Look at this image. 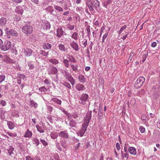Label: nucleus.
<instances>
[{"label": "nucleus", "mask_w": 160, "mask_h": 160, "mask_svg": "<svg viewBox=\"0 0 160 160\" xmlns=\"http://www.w3.org/2000/svg\"><path fill=\"white\" fill-rule=\"evenodd\" d=\"M56 146L57 148L60 151H62L61 148L60 147V146L59 145V144L58 142H57L56 143Z\"/></svg>", "instance_id": "56"}, {"label": "nucleus", "mask_w": 160, "mask_h": 160, "mask_svg": "<svg viewBox=\"0 0 160 160\" xmlns=\"http://www.w3.org/2000/svg\"><path fill=\"white\" fill-rule=\"evenodd\" d=\"M86 4L90 11H92L94 10L93 4L91 0H86Z\"/></svg>", "instance_id": "7"}, {"label": "nucleus", "mask_w": 160, "mask_h": 160, "mask_svg": "<svg viewBox=\"0 0 160 160\" xmlns=\"http://www.w3.org/2000/svg\"><path fill=\"white\" fill-rule=\"evenodd\" d=\"M43 47L45 49H49L52 47V45L48 43H45L43 45Z\"/></svg>", "instance_id": "22"}, {"label": "nucleus", "mask_w": 160, "mask_h": 160, "mask_svg": "<svg viewBox=\"0 0 160 160\" xmlns=\"http://www.w3.org/2000/svg\"><path fill=\"white\" fill-rule=\"evenodd\" d=\"M58 135L57 132H51L50 133V136L51 138L53 139H55L57 138Z\"/></svg>", "instance_id": "26"}, {"label": "nucleus", "mask_w": 160, "mask_h": 160, "mask_svg": "<svg viewBox=\"0 0 160 160\" xmlns=\"http://www.w3.org/2000/svg\"><path fill=\"white\" fill-rule=\"evenodd\" d=\"M63 62L64 65L66 68H69L70 66V64L69 63V61L67 59H65L64 58H63Z\"/></svg>", "instance_id": "27"}, {"label": "nucleus", "mask_w": 160, "mask_h": 160, "mask_svg": "<svg viewBox=\"0 0 160 160\" xmlns=\"http://www.w3.org/2000/svg\"><path fill=\"white\" fill-rule=\"evenodd\" d=\"M33 3L38 5L39 3V0H30Z\"/></svg>", "instance_id": "51"}, {"label": "nucleus", "mask_w": 160, "mask_h": 160, "mask_svg": "<svg viewBox=\"0 0 160 160\" xmlns=\"http://www.w3.org/2000/svg\"><path fill=\"white\" fill-rule=\"evenodd\" d=\"M58 136L62 138L67 139L68 138L69 135L67 130L61 131L58 133Z\"/></svg>", "instance_id": "5"}, {"label": "nucleus", "mask_w": 160, "mask_h": 160, "mask_svg": "<svg viewBox=\"0 0 160 160\" xmlns=\"http://www.w3.org/2000/svg\"><path fill=\"white\" fill-rule=\"evenodd\" d=\"M60 142L61 146L64 148H65L67 146L66 141L62 140Z\"/></svg>", "instance_id": "37"}, {"label": "nucleus", "mask_w": 160, "mask_h": 160, "mask_svg": "<svg viewBox=\"0 0 160 160\" xmlns=\"http://www.w3.org/2000/svg\"><path fill=\"white\" fill-rule=\"evenodd\" d=\"M67 27L68 29L71 30H73L74 28V26L73 25H72L70 24H68Z\"/></svg>", "instance_id": "40"}, {"label": "nucleus", "mask_w": 160, "mask_h": 160, "mask_svg": "<svg viewBox=\"0 0 160 160\" xmlns=\"http://www.w3.org/2000/svg\"><path fill=\"white\" fill-rule=\"evenodd\" d=\"M71 67L73 71L76 72L78 71V66L77 65H74L71 64Z\"/></svg>", "instance_id": "32"}, {"label": "nucleus", "mask_w": 160, "mask_h": 160, "mask_svg": "<svg viewBox=\"0 0 160 160\" xmlns=\"http://www.w3.org/2000/svg\"><path fill=\"white\" fill-rule=\"evenodd\" d=\"M147 118L145 114H142L141 117V119L143 122H145L147 121Z\"/></svg>", "instance_id": "47"}, {"label": "nucleus", "mask_w": 160, "mask_h": 160, "mask_svg": "<svg viewBox=\"0 0 160 160\" xmlns=\"http://www.w3.org/2000/svg\"><path fill=\"white\" fill-rule=\"evenodd\" d=\"M85 132L86 131L81 130L78 133V136H80L81 137H82L83 135Z\"/></svg>", "instance_id": "43"}, {"label": "nucleus", "mask_w": 160, "mask_h": 160, "mask_svg": "<svg viewBox=\"0 0 160 160\" xmlns=\"http://www.w3.org/2000/svg\"><path fill=\"white\" fill-rule=\"evenodd\" d=\"M49 61L53 64L56 65L59 63L58 60L55 58H52L48 60Z\"/></svg>", "instance_id": "25"}, {"label": "nucleus", "mask_w": 160, "mask_h": 160, "mask_svg": "<svg viewBox=\"0 0 160 160\" xmlns=\"http://www.w3.org/2000/svg\"><path fill=\"white\" fill-rule=\"evenodd\" d=\"M7 125L11 130L13 129L15 127L14 123L11 121H7Z\"/></svg>", "instance_id": "16"}, {"label": "nucleus", "mask_w": 160, "mask_h": 160, "mask_svg": "<svg viewBox=\"0 0 160 160\" xmlns=\"http://www.w3.org/2000/svg\"><path fill=\"white\" fill-rule=\"evenodd\" d=\"M7 18L5 17H2L0 19V27L4 26L7 22Z\"/></svg>", "instance_id": "13"}, {"label": "nucleus", "mask_w": 160, "mask_h": 160, "mask_svg": "<svg viewBox=\"0 0 160 160\" xmlns=\"http://www.w3.org/2000/svg\"><path fill=\"white\" fill-rule=\"evenodd\" d=\"M76 89L78 91H81L84 90L85 88L84 86L81 84H78L76 86Z\"/></svg>", "instance_id": "24"}, {"label": "nucleus", "mask_w": 160, "mask_h": 160, "mask_svg": "<svg viewBox=\"0 0 160 160\" xmlns=\"http://www.w3.org/2000/svg\"><path fill=\"white\" fill-rule=\"evenodd\" d=\"M34 141L35 144L37 146H38L39 144V140L37 138H35L34 139Z\"/></svg>", "instance_id": "55"}, {"label": "nucleus", "mask_w": 160, "mask_h": 160, "mask_svg": "<svg viewBox=\"0 0 160 160\" xmlns=\"http://www.w3.org/2000/svg\"><path fill=\"white\" fill-rule=\"evenodd\" d=\"M39 90L41 92H45L47 91L46 88L44 87H42L39 88Z\"/></svg>", "instance_id": "42"}, {"label": "nucleus", "mask_w": 160, "mask_h": 160, "mask_svg": "<svg viewBox=\"0 0 160 160\" xmlns=\"http://www.w3.org/2000/svg\"><path fill=\"white\" fill-rule=\"evenodd\" d=\"M65 33L61 26H59L56 30V36L58 38H60Z\"/></svg>", "instance_id": "6"}, {"label": "nucleus", "mask_w": 160, "mask_h": 160, "mask_svg": "<svg viewBox=\"0 0 160 160\" xmlns=\"http://www.w3.org/2000/svg\"><path fill=\"white\" fill-rule=\"evenodd\" d=\"M28 65L29 67V69H33L34 67V64L31 62L28 63Z\"/></svg>", "instance_id": "46"}, {"label": "nucleus", "mask_w": 160, "mask_h": 160, "mask_svg": "<svg viewBox=\"0 0 160 160\" xmlns=\"http://www.w3.org/2000/svg\"><path fill=\"white\" fill-rule=\"evenodd\" d=\"M71 38L75 41L77 40L78 38H79V36L78 33L76 32H73Z\"/></svg>", "instance_id": "21"}, {"label": "nucleus", "mask_w": 160, "mask_h": 160, "mask_svg": "<svg viewBox=\"0 0 160 160\" xmlns=\"http://www.w3.org/2000/svg\"><path fill=\"white\" fill-rule=\"evenodd\" d=\"M65 114L67 116L68 118H71V115L67 111H65Z\"/></svg>", "instance_id": "60"}, {"label": "nucleus", "mask_w": 160, "mask_h": 160, "mask_svg": "<svg viewBox=\"0 0 160 160\" xmlns=\"http://www.w3.org/2000/svg\"><path fill=\"white\" fill-rule=\"evenodd\" d=\"M40 140L44 146H46L48 145V143L45 140L40 139Z\"/></svg>", "instance_id": "44"}, {"label": "nucleus", "mask_w": 160, "mask_h": 160, "mask_svg": "<svg viewBox=\"0 0 160 160\" xmlns=\"http://www.w3.org/2000/svg\"><path fill=\"white\" fill-rule=\"evenodd\" d=\"M8 33L9 34L12 35L13 36L16 37L18 35L17 32L13 29H11L9 30Z\"/></svg>", "instance_id": "15"}, {"label": "nucleus", "mask_w": 160, "mask_h": 160, "mask_svg": "<svg viewBox=\"0 0 160 160\" xmlns=\"http://www.w3.org/2000/svg\"><path fill=\"white\" fill-rule=\"evenodd\" d=\"M134 54L135 53L134 52L132 51L130 52L128 59L127 61L128 63H129L131 61L132 57Z\"/></svg>", "instance_id": "31"}, {"label": "nucleus", "mask_w": 160, "mask_h": 160, "mask_svg": "<svg viewBox=\"0 0 160 160\" xmlns=\"http://www.w3.org/2000/svg\"><path fill=\"white\" fill-rule=\"evenodd\" d=\"M122 153V158H126V159H127L128 158V154L126 152L124 153L122 151H121Z\"/></svg>", "instance_id": "34"}, {"label": "nucleus", "mask_w": 160, "mask_h": 160, "mask_svg": "<svg viewBox=\"0 0 160 160\" xmlns=\"http://www.w3.org/2000/svg\"><path fill=\"white\" fill-rule=\"evenodd\" d=\"M30 105L32 107H33L35 108H37L38 106V104L32 100H31Z\"/></svg>", "instance_id": "30"}, {"label": "nucleus", "mask_w": 160, "mask_h": 160, "mask_svg": "<svg viewBox=\"0 0 160 160\" xmlns=\"http://www.w3.org/2000/svg\"><path fill=\"white\" fill-rule=\"evenodd\" d=\"M139 129L141 133H143L145 131V129L142 126H140L139 128Z\"/></svg>", "instance_id": "50"}, {"label": "nucleus", "mask_w": 160, "mask_h": 160, "mask_svg": "<svg viewBox=\"0 0 160 160\" xmlns=\"http://www.w3.org/2000/svg\"><path fill=\"white\" fill-rule=\"evenodd\" d=\"M127 28V26L126 25H125L122 27L121 28L120 30L119 31L118 33L120 34L121 33V32L124 30L125 29Z\"/></svg>", "instance_id": "45"}, {"label": "nucleus", "mask_w": 160, "mask_h": 160, "mask_svg": "<svg viewBox=\"0 0 160 160\" xmlns=\"http://www.w3.org/2000/svg\"><path fill=\"white\" fill-rule=\"evenodd\" d=\"M26 160H34L33 158H32L30 156H28L26 158Z\"/></svg>", "instance_id": "64"}, {"label": "nucleus", "mask_w": 160, "mask_h": 160, "mask_svg": "<svg viewBox=\"0 0 160 160\" xmlns=\"http://www.w3.org/2000/svg\"><path fill=\"white\" fill-rule=\"evenodd\" d=\"M58 48L59 49L62 51L65 52L66 51L65 47L63 44H59Z\"/></svg>", "instance_id": "35"}, {"label": "nucleus", "mask_w": 160, "mask_h": 160, "mask_svg": "<svg viewBox=\"0 0 160 160\" xmlns=\"http://www.w3.org/2000/svg\"><path fill=\"white\" fill-rule=\"evenodd\" d=\"M88 35L90 36L91 35V32L90 31V26L89 25H87L86 28Z\"/></svg>", "instance_id": "41"}, {"label": "nucleus", "mask_w": 160, "mask_h": 160, "mask_svg": "<svg viewBox=\"0 0 160 160\" xmlns=\"http://www.w3.org/2000/svg\"><path fill=\"white\" fill-rule=\"evenodd\" d=\"M51 100L53 102L59 105H61V104L62 101L56 98H52Z\"/></svg>", "instance_id": "28"}, {"label": "nucleus", "mask_w": 160, "mask_h": 160, "mask_svg": "<svg viewBox=\"0 0 160 160\" xmlns=\"http://www.w3.org/2000/svg\"><path fill=\"white\" fill-rule=\"evenodd\" d=\"M51 14H53L55 16H57V13L56 11H54V10H52L51 11Z\"/></svg>", "instance_id": "63"}, {"label": "nucleus", "mask_w": 160, "mask_h": 160, "mask_svg": "<svg viewBox=\"0 0 160 160\" xmlns=\"http://www.w3.org/2000/svg\"><path fill=\"white\" fill-rule=\"evenodd\" d=\"M70 45L75 51H78L79 50L78 44L74 41L71 42L70 43Z\"/></svg>", "instance_id": "10"}, {"label": "nucleus", "mask_w": 160, "mask_h": 160, "mask_svg": "<svg viewBox=\"0 0 160 160\" xmlns=\"http://www.w3.org/2000/svg\"><path fill=\"white\" fill-rule=\"evenodd\" d=\"M77 124V122L73 119H71L69 121V126L72 127H75Z\"/></svg>", "instance_id": "23"}, {"label": "nucleus", "mask_w": 160, "mask_h": 160, "mask_svg": "<svg viewBox=\"0 0 160 160\" xmlns=\"http://www.w3.org/2000/svg\"><path fill=\"white\" fill-rule=\"evenodd\" d=\"M48 72L51 74H56L58 70L54 66H51L48 68Z\"/></svg>", "instance_id": "9"}, {"label": "nucleus", "mask_w": 160, "mask_h": 160, "mask_svg": "<svg viewBox=\"0 0 160 160\" xmlns=\"http://www.w3.org/2000/svg\"><path fill=\"white\" fill-rule=\"evenodd\" d=\"M93 4L96 11L99 13H101L102 10L101 8H100L99 2L98 0H94L93 1Z\"/></svg>", "instance_id": "3"}, {"label": "nucleus", "mask_w": 160, "mask_h": 160, "mask_svg": "<svg viewBox=\"0 0 160 160\" xmlns=\"http://www.w3.org/2000/svg\"><path fill=\"white\" fill-rule=\"evenodd\" d=\"M92 112L91 111H89L88 112L86 117L84 118V121L88 122L89 123V120L91 118V114Z\"/></svg>", "instance_id": "12"}, {"label": "nucleus", "mask_w": 160, "mask_h": 160, "mask_svg": "<svg viewBox=\"0 0 160 160\" xmlns=\"http://www.w3.org/2000/svg\"><path fill=\"white\" fill-rule=\"evenodd\" d=\"M142 81H136L134 87L136 88H138L141 87L143 82H141Z\"/></svg>", "instance_id": "18"}, {"label": "nucleus", "mask_w": 160, "mask_h": 160, "mask_svg": "<svg viewBox=\"0 0 160 160\" xmlns=\"http://www.w3.org/2000/svg\"><path fill=\"white\" fill-rule=\"evenodd\" d=\"M69 62H71L75 63L76 61L74 58L72 56H71L68 58Z\"/></svg>", "instance_id": "33"}, {"label": "nucleus", "mask_w": 160, "mask_h": 160, "mask_svg": "<svg viewBox=\"0 0 160 160\" xmlns=\"http://www.w3.org/2000/svg\"><path fill=\"white\" fill-rule=\"evenodd\" d=\"M22 31L24 33L27 35L32 33L33 29L32 26L30 25V22H28L22 26Z\"/></svg>", "instance_id": "1"}, {"label": "nucleus", "mask_w": 160, "mask_h": 160, "mask_svg": "<svg viewBox=\"0 0 160 160\" xmlns=\"http://www.w3.org/2000/svg\"><path fill=\"white\" fill-rule=\"evenodd\" d=\"M36 127L37 128V130L40 132L43 133L44 132V130L43 129L42 127L39 126L38 125H37L36 126Z\"/></svg>", "instance_id": "29"}, {"label": "nucleus", "mask_w": 160, "mask_h": 160, "mask_svg": "<svg viewBox=\"0 0 160 160\" xmlns=\"http://www.w3.org/2000/svg\"><path fill=\"white\" fill-rule=\"evenodd\" d=\"M101 111L100 112L99 109V113L98 115V118L99 119H102V118L103 115L102 114L101 112Z\"/></svg>", "instance_id": "49"}, {"label": "nucleus", "mask_w": 160, "mask_h": 160, "mask_svg": "<svg viewBox=\"0 0 160 160\" xmlns=\"http://www.w3.org/2000/svg\"><path fill=\"white\" fill-rule=\"evenodd\" d=\"M79 80H84V76L82 75H80L78 77Z\"/></svg>", "instance_id": "62"}, {"label": "nucleus", "mask_w": 160, "mask_h": 160, "mask_svg": "<svg viewBox=\"0 0 160 160\" xmlns=\"http://www.w3.org/2000/svg\"><path fill=\"white\" fill-rule=\"evenodd\" d=\"M128 151L129 153L133 155L136 154V150L135 148L133 147H130L129 148Z\"/></svg>", "instance_id": "14"}, {"label": "nucleus", "mask_w": 160, "mask_h": 160, "mask_svg": "<svg viewBox=\"0 0 160 160\" xmlns=\"http://www.w3.org/2000/svg\"><path fill=\"white\" fill-rule=\"evenodd\" d=\"M32 50L29 48H26L24 49L23 53L26 56L29 57L31 55Z\"/></svg>", "instance_id": "11"}, {"label": "nucleus", "mask_w": 160, "mask_h": 160, "mask_svg": "<svg viewBox=\"0 0 160 160\" xmlns=\"http://www.w3.org/2000/svg\"><path fill=\"white\" fill-rule=\"evenodd\" d=\"M72 116L74 118L76 119L78 117H79V114L77 112H74L72 115Z\"/></svg>", "instance_id": "48"}, {"label": "nucleus", "mask_w": 160, "mask_h": 160, "mask_svg": "<svg viewBox=\"0 0 160 160\" xmlns=\"http://www.w3.org/2000/svg\"><path fill=\"white\" fill-rule=\"evenodd\" d=\"M108 33H106L104 35V36L102 37V41L103 42H104V40L108 36Z\"/></svg>", "instance_id": "58"}, {"label": "nucleus", "mask_w": 160, "mask_h": 160, "mask_svg": "<svg viewBox=\"0 0 160 160\" xmlns=\"http://www.w3.org/2000/svg\"><path fill=\"white\" fill-rule=\"evenodd\" d=\"M89 123L88 122L84 121V123L82 124V128L81 130L84 131H86L87 129V127Z\"/></svg>", "instance_id": "20"}, {"label": "nucleus", "mask_w": 160, "mask_h": 160, "mask_svg": "<svg viewBox=\"0 0 160 160\" xmlns=\"http://www.w3.org/2000/svg\"><path fill=\"white\" fill-rule=\"evenodd\" d=\"M42 26L43 29L46 30L49 29L51 27L50 23L47 21L42 22Z\"/></svg>", "instance_id": "8"}, {"label": "nucleus", "mask_w": 160, "mask_h": 160, "mask_svg": "<svg viewBox=\"0 0 160 160\" xmlns=\"http://www.w3.org/2000/svg\"><path fill=\"white\" fill-rule=\"evenodd\" d=\"M32 133L31 131H30L29 129H27L24 135L25 138H31L32 136Z\"/></svg>", "instance_id": "19"}, {"label": "nucleus", "mask_w": 160, "mask_h": 160, "mask_svg": "<svg viewBox=\"0 0 160 160\" xmlns=\"http://www.w3.org/2000/svg\"><path fill=\"white\" fill-rule=\"evenodd\" d=\"M54 8L55 9L60 12H62L63 11V8L60 6L55 5L54 6Z\"/></svg>", "instance_id": "36"}, {"label": "nucleus", "mask_w": 160, "mask_h": 160, "mask_svg": "<svg viewBox=\"0 0 160 160\" xmlns=\"http://www.w3.org/2000/svg\"><path fill=\"white\" fill-rule=\"evenodd\" d=\"M6 57H7V58H6V61L4 62H6V63H16V61L12 59L7 56H6ZM3 61H4V60Z\"/></svg>", "instance_id": "17"}, {"label": "nucleus", "mask_w": 160, "mask_h": 160, "mask_svg": "<svg viewBox=\"0 0 160 160\" xmlns=\"http://www.w3.org/2000/svg\"><path fill=\"white\" fill-rule=\"evenodd\" d=\"M13 2L17 3H19L22 2V0H12Z\"/></svg>", "instance_id": "57"}, {"label": "nucleus", "mask_w": 160, "mask_h": 160, "mask_svg": "<svg viewBox=\"0 0 160 160\" xmlns=\"http://www.w3.org/2000/svg\"><path fill=\"white\" fill-rule=\"evenodd\" d=\"M48 110L50 112H52V110L53 108L50 106H47Z\"/></svg>", "instance_id": "59"}, {"label": "nucleus", "mask_w": 160, "mask_h": 160, "mask_svg": "<svg viewBox=\"0 0 160 160\" xmlns=\"http://www.w3.org/2000/svg\"><path fill=\"white\" fill-rule=\"evenodd\" d=\"M65 77L66 78V79H68V80H69L70 79V78L71 77V76L70 73L67 72L66 71L65 72L64 74V75Z\"/></svg>", "instance_id": "38"}, {"label": "nucleus", "mask_w": 160, "mask_h": 160, "mask_svg": "<svg viewBox=\"0 0 160 160\" xmlns=\"http://www.w3.org/2000/svg\"><path fill=\"white\" fill-rule=\"evenodd\" d=\"M6 112L5 111L2 110L1 112V117L2 119H4L5 118V114Z\"/></svg>", "instance_id": "39"}, {"label": "nucleus", "mask_w": 160, "mask_h": 160, "mask_svg": "<svg viewBox=\"0 0 160 160\" xmlns=\"http://www.w3.org/2000/svg\"><path fill=\"white\" fill-rule=\"evenodd\" d=\"M148 56V54L147 55L146 54H144L142 56V58H143V60H142V62H143L145 60L146 58Z\"/></svg>", "instance_id": "61"}, {"label": "nucleus", "mask_w": 160, "mask_h": 160, "mask_svg": "<svg viewBox=\"0 0 160 160\" xmlns=\"http://www.w3.org/2000/svg\"><path fill=\"white\" fill-rule=\"evenodd\" d=\"M11 45V42L9 41H7L4 42L3 44L0 46V48L2 50L6 51L10 48Z\"/></svg>", "instance_id": "2"}, {"label": "nucleus", "mask_w": 160, "mask_h": 160, "mask_svg": "<svg viewBox=\"0 0 160 160\" xmlns=\"http://www.w3.org/2000/svg\"><path fill=\"white\" fill-rule=\"evenodd\" d=\"M88 96L87 94H82L80 99L79 101V103L84 105L86 103V102L88 101Z\"/></svg>", "instance_id": "4"}, {"label": "nucleus", "mask_w": 160, "mask_h": 160, "mask_svg": "<svg viewBox=\"0 0 160 160\" xmlns=\"http://www.w3.org/2000/svg\"><path fill=\"white\" fill-rule=\"evenodd\" d=\"M76 11L79 12L80 13H82L83 12V11L82 10V8H80L79 7H77L76 8Z\"/></svg>", "instance_id": "54"}, {"label": "nucleus", "mask_w": 160, "mask_h": 160, "mask_svg": "<svg viewBox=\"0 0 160 160\" xmlns=\"http://www.w3.org/2000/svg\"><path fill=\"white\" fill-rule=\"evenodd\" d=\"M0 104L2 106H4L6 105V102L5 101L2 100L0 102Z\"/></svg>", "instance_id": "53"}, {"label": "nucleus", "mask_w": 160, "mask_h": 160, "mask_svg": "<svg viewBox=\"0 0 160 160\" xmlns=\"http://www.w3.org/2000/svg\"><path fill=\"white\" fill-rule=\"evenodd\" d=\"M7 134L8 135L11 137H16L17 136L16 133H14L11 132H8Z\"/></svg>", "instance_id": "52"}]
</instances>
